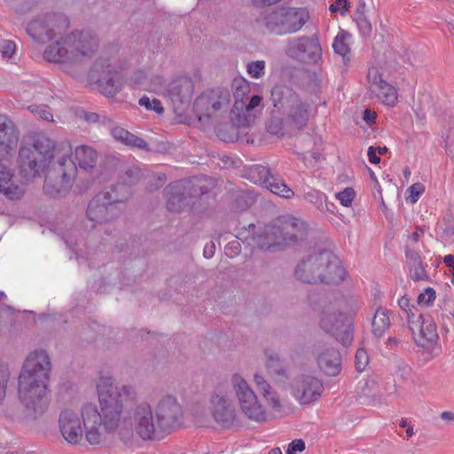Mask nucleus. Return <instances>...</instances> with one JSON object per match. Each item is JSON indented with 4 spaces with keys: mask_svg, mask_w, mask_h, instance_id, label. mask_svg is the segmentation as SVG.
<instances>
[{
    "mask_svg": "<svg viewBox=\"0 0 454 454\" xmlns=\"http://www.w3.org/2000/svg\"><path fill=\"white\" fill-rule=\"evenodd\" d=\"M100 411L87 405L83 410L86 437L90 445L105 442L115 432L125 443L131 442L136 433L143 440H153L169 434L180 426L182 407L173 395L163 396L153 412L152 405L137 399L132 385H114L110 375H101L97 382Z\"/></svg>",
    "mask_w": 454,
    "mask_h": 454,
    "instance_id": "nucleus-1",
    "label": "nucleus"
},
{
    "mask_svg": "<svg viewBox=\"0 0 454 454\" xmlns=\"http://www.w3.org/2000/svg\"><path fill=\"white\" fill-rule=\"evenodd\" d=\"M72 153V146L67 141L55 146L50 138L38 137L32 145L20 150V173L29 180L44 171L54 160L46 173L43 190L51 197H63L69 192L77 175V166L71 158Z\"/></svg>",
    "mask_w": 454,
    "mask_h": 454,
    "instance_id": "nucleus-2",
    "label": "nucleus"
},
{
    "mask_svg": "<svg viewBox=\"0 0 454 454\" xmlns=\"http://www.w3.org/2000/svg\"><path fill=\"white\" fill-rule=\"evenodd\" d=\"M68 27L69 20L65 14L46 13L32 20L27 32L39 43L59 37L44 50L43 58L49 62L69 66L90 59L98 48L97 35L90 31H74L63 36Z\"/></svg>",
    "mask_w": 454,
    "mask_h": 454,
    "instance_id": "nucleus-3",
    "label": "nucleus"
},
{
    "mask_svg": "<svg viewBox=\"0 0 454 454\" xmlns=\"http://www.w3.org/2000/svg\"><path fill=\"white\" fill-rule=\"evenodd\" d=\"M51 363L43 349L29 354L19 376V396L27 413L36 418L43 414L49 405L48 382Z\"/></svg>",
    "mask_w": 454,
    "mask_h": 454,
    "instance_id": "nucleus-4",
    "label": "nucleus"
},
{
    "mask_svg": "<svg viewBox=\"0 0 454 454\" xmlns=\"http://www.w3.org/2000/svg\"><path fill=\"white\" fill-rule=\"evenodd\" d=\"M346 275L340 259L327 249H314L296 265L294 276L309 284L341 282Z\"/></svg>",
    "mask_w": 454,
    "mask_h": 454,
    "instance_id": "nucleus-5",
    "label": "nucleus"
},
{
    "mask_svg": "<svg viewBox=\"0 0 454 454\" xmlns=\"http://www.w3.org/2000/svg\"><path fill=\"white\" fill-rule=\"evenodd\" d=\"M306 232L307 225L303 221L286 215L265 225L254 240L260 249L275 251L302 239Z\"/></svg>",
    "mask_w": 454,
    "mask_h": 454,
    "instance_id": "nucleus-6",
    "label": "nucleus"
},
{
    "mask_svg": "<svg viewBox=\"0 0 454 454\" xmlns=\"http://www.w3.org/2000/svg\"><path fill=\"white\" fill-rule=\"evenodd\" d=\"M309 19L306 8L281 6L261 12L257 22L270 34L286 35L300 31Z\"/></svg>",
    "mask_w": 454,
    "mask_h": 454,
    "instance_id": "nucleus-7",
    "label": "nucleus"
},
{
    "mask_svg": "<svg viewBox=\"0 0 454 454\" xmlns=\"http://www.w3.org/2000/svg\"><path fill=\"white\" fill-rule=\"evenodd\" d=\"M274 108L282 115L286 123L301 129L307 125L311 106L302 100L290 87L277 84L271 90Z\"/></svg>",
    "mask_w": 454,
    "mask_h": 454,
    "instance_id": "nucleus-8",
    "label": "nucleus"
},
{
    "mask_svg": "<svg viewBox=\"0 0 454 454\" xmlns=\"http://www.w3.org/2000/svg\"><path fill=\"white\" fill-rule=\"evenodd\" d=\"M207 192V188L200 184L198 177L177 180L165 188L167 208L171 212H180L188 207L193 198Z\"/></svg>",
    "mask_w": 454,
    "mask_h": 454,
    "instance_id": "nucleus-9",
    "label": "nucleus"
},
{
    "mask_svg": "<svg viewBox=\"0 0 454 454\" xmlns=\"http://www.w3.org/2000/svg\"><path fill=\"white\" fill-rule=\"evenodd\" d=\"M231 385L243 413L251 420L264 422L267 418L266 412L246 380L239 373H235L231 377Z\"/></svg>",
    "mask_w": 454,
    "mask_h": 454,
    "instance_id": "nucleus-10",
    "label": "nucleus"
},
{
    "mask_svg": "<svg viewBox=\"0 0 454 454\" xmlns=\"http://www.w3.org/2000/svg\"><path fill=\"white\" fill-rule=\"evenodd\" d=\"M122 203L123 200L116 196L114 189L111 192H101L89 203L87 216L90 221L94 223L93 227H96L97 224L102 225L117 215L118 206Z\"/></svg>",
    "mask_w": 454,
    "mask_h": 454,
    "instance_id": "nucleus-11",
    "label": "nucleus"
},
{
    "mask_svg": "<svg viewBox=\"0 0 454 454\" xmlns=\"http://www.w3.org/2000/svg\"><path fill=\"white\" fill-rule=\"evenodd\" d=\"M87 405L98 407L92 403H86L82 406L81 412L73 409H64L59 413V427L63 438L70 444H80L83 436L88 443L89 441L86 437V427L83 417V410Z\"/></svg>",
    "mask_w": 454,
    "mask_h": 454,
    "instance_id": "nucleus-12",
    "label": "nucleus"
},
{
    "mask_svg": "<svg viewBox=\"0 0 454 454\" xmlns=\"http://www.w3.org/2000/svg\"><path fill=\"white\" fill-rule=\"evenodd\" d=\"M286 54L300 62L317 64L322 58V48L316 35H303L288 39Z\"/></svg>",
    "mask_w": 454,
    "mask_h": 454,
    "instance_id": "nucleus-13",
    "label": "nucleus"
},
{
    "mask_svg": "<svg viewBox=\"0 0 454 454\" xmlns=\"http://www.w3.org/2000/svg\"><path fill=\"white\" fill-rule=\"evenodd\" d=\"M231 397L229 385L220 383L214 388L209 398V410L214 419L223 426L232 424L236 418V410Z\"/></svg>",
    "mask_w": 454,
    "mask_h": 454,
    "instance_id": "nucleus-14",
    "label": "nucleus"
},
{
    "mask_svg": "<svg viewBox=\"0 0 454 454\" xmlns=\"http://www.w3.org/2000/svg\"><path fill=\"white\" fill-rule=\"evenodd\" d=\"M90 75L97 80L98 90L106 97H114L121 89V75L108 61L97 60Z\"/></svg>",
    "mask_w": 454,
    "mask_h": 454,
    "instance_id": "nucleus-15",
    "label": "nucleus"
},
{
    "mask_svg": "<svg viewBox=\"0 0 454 454\" xmlns=\"http://www.w3.org/2000/svg\"><path fill=\"white\" fill-rule=\"evenodd\" d=\"M291 388L293 396L301 404L317 401L324 390L322 381L312 375L298 376L294 380Z\"/></svg>",
    "mask_w": 454,
    "mask_h": 454,
    "instance_id": "nucleus-16",
    "label": "nucleus"
},
{
    "mask_svg": "<svg viewBox=\"0 0 454 454\" xmlns=\"http://www.w3.org/2000/svg\"><path fill=\"white\" fill-rule=\"evenodd\" d=\"M251 178L254 183H260L272 193L280 197L290 199L294 192L285 184L278 176L273 175L270 170L262 165H256L250 169Z\"/></svg>",
    "mask_w": 454,
    "mask_h": 454,
    "instance_id": "nucleus-17",
    "label": "nucleus"
},
{
    "mask_svg": "<svg viewBox=\"0 0 454 454\" xmlns=\"http://www.w3.org/2000/svg\"><path fill=\"white\" fill-rule=\"evenodd\" d=\"M409 327L418 345L427 347L437 341L438 333L436 325L429 315L418 314L411 317Z\"/></svg>",
    "mask_w": 454,
    "mask_h": 454,
    "instance_id": "nucleus-18",
    "label": "nucleus"
},
{
    "mask_svg": "<svg viewBox=\"0 0 454 454\" xmlns=\"http://www.w3.org/2000/svg\"><path fill=\"white\" fill-rule=\"evenodd\" d=\"M369 93L371 98H376L381 103L388 106H395L397 103L396 89L382 79L377 69H370L368 72Z\"/></svg>",
    "mask_w": 454,
    "mask_h": 454,
    "instance_id": "nucleus-19",
    "label": "nucleus"
},
{
    "mask_svg": "<svg viewBox=\"0 0 454 454\" xmlns=\"http://www.w3.org/2000/svg\"><path fill=\"white\" fill-rule=\"evenodd\" d=\"M309 301L315 310H320L319 326L325 333L332 334L339 330L340 325L344 321L341 317L333 311L331 302L326 298L315 294L309 296Z\"/></svg>",
    "mask_w": 454,
    "mask_h": 454,
    "instance_id": "nucleus-20",
    "label": "nucleus"
},
{
    "mask_svg": "<svg viewBox=\"0 0 454 454\" xmlns=\"http://www.w3.org/2000/svg\"><path fill=\"white\" fill-rule=\"evenodd\" d=\"M19 132L14 122L5 115H0V161L7 160L16 151Z\"/></svg>",
    "mask_w": 454,
    "mask_h": 454,
    "instance_id": "nucleus-21",
    "label": "nucleus"
},
{
    "mask_svg": "<svg viewBox=\"0 0 454 454\" xmlns=\"http://www.w3.org/2000/svg\"><path fill=\"white\" fill-rule=\"evenodd\" d=\"M228 103V93L222 95L218 99L213 93L201 94L195 99L194 111L200 121H207L213 114L221 110Z\"/></svg>",
    "mask_w": 454,
    "mask_h": 454,
    "instance_id": "nucleus-22",
    "label": "nucleus"
},
{
    "mask_svg": "<svg viewBox=\"0 0 454 454\" xmlns=\"http://www.w3.org/2000/svg\"><path fill=\"white\" fill-rule=\"evenodd\" d=\"M0 193L11 200L20 199L24 194V188L14 176L13 171L0 161Z\"/></svg>",
    "mask_w": 454,
    "mask_h": 454,
    "instance_id": "nucleus-23",
    "label": "nucleus"
},
{
    "mask_svg": "<svg viewBox=\"0 0 454 454\" xmlns=\"http://www.w3.org/2000/svg\"><path fill=\"white\" fill-rule=\"evenodd\" d=\"M319 369L327 376H336L341 371V356L333 348H325L317 354Z\"/></svg>",
    "mask_w": 454,
    "mask_h": 454,
    "instance_id": "nucleus-24",
    "label": "nucleus"
},
{
    "mask_svg": "<svg viewBox=\"0 0 454 454\" xmlns=\"http://www.w3.org/2000/svg\"><path fill=\"white\" fill-rule=\"evenodd\" d=\"M266 370L269 375L280 387H286L288 383V373L278 354L272 349L265 350Z\"/></svg>",
    "mask_w": 454,
    "mask_h": 454,
    "instance_id": "nucleus-25",
    "label": "nucleus"
},
{
    "mask_svg": "<svg viewBox=\"0 0 454 454\" xmlns=\"http://www.w3.org/2000/svg\"><path fill=\"white\" fill-rule=\"evenodd\" d=\"M303 199L313 204L321 212H331L334 213L336 207L334 203L328 201L326 194L319 190L308 187L303 191Z\"/></svg>",
    "mask_w": 454,
    "mask_h": 454,
    "instance_id": "nucleus-26",
    "label": "nucleus"
},
{
    "mask_svg": "<svg viewBox=\"0 0 454 454\" xmlns=\"http://www.w3.org/2000/svg\"><path fill=\"white\" fill-rule=\"evenodd\" d=\"M254 381L257 389L262 394L265 400L276 411L281 408V403L278 394L272 390L269 382L259 373H254Z\"/></svg>",
    "mask_w": 454,
    "mask_h": 454,
    "instance_id": "nucleus-27",
    "label": "nucleus"
},
{
    "mask_svg": "<svg viewBox=\"0 0 454 454\" xmlns=\"http://www.w3.org/2000/svg\"><path fill=\"white\" fill-rule=\"evenodd\" d=\"M74 157L82 169H91L96 166L98 160V153L96 150L88 145H79L74 150Z\"/></svg>",
    "mask_w": 454,
    "mask_h": 454,
    "instance_id": "nucleus-28",
    "label": "nucleus"
},
{
    "mask_svg": "<svg viewBox=\"0 0 454 454\" xmlns=\"http://www.w3.org/2000/svg\"><path fill=\"white\" fill-rule=\"evenodd\" d=\"M339 316L348 323H352L354 317L357 315L361 309V301L355 297L349 296L342 298L339 302Z\"/></svg>",
    "mask_w": 454,
    "mask_h": 454,
    "instance_id": "nucleus-29",
    "label": "nucleus"
},
{
    "mask_svg": "<svg viewBox=\"0 0 454 454\" xmlns=\"http://www.w3.org/2000/svg\"><path fill=\"white\" fill-rule=\"evenodd\" d=\"M350 41L351 35L344 30H340L334 37L333 43V49L334 52L340 55L345 63L350 59Z\"/></svg>",
    "mask_w": 454,
    "mask_h": 454,
    "instance_id": "nucleus-30",
    "label": "nucleus"
},
{
    "mask_svg": "<svg viewBox=\"0 0 454 454\" xmlns=\"http://www.w3.org/2000/svg\"><path fill=\"white\" fill-rule=\"evenodd\" d=\"M233 96L235 98L234 108L243 110L244 98L250 93V82L240 77L235 78L232 82Z\"/></svg>",
    "mask_w": 454,
    "mask_h": 454,
    "instance_id": "nucleus-31",
    "label": "nucleus"
},
{
    "mask_svg": "<svg viewBox=\"0 0 454 454\" xmlns=\"http://www.w3.org/2000/svg\"><path fill=\"white\" fill-rule=\"evenodd\" d=\"M192 82L186 79H178L173 81L168 89L169 95L177 98L181 102L190 98L192 94Z\"/></svg>",
    "mask_w": 454,
    "mask_h": 454,
    "instance_id": "nucleus-32",
    "label": "nucleus"
},
{
    "mask_svg": "<svg viewBox=\"0 0 454 454\" xmlns=\"http://www.w3.org/2000/svg\"><path fill=\"white\" fill-rule=\"evenodd\" d=\"M372 333L375 336L380 337L390 326L388 311L386 309L379 308L372 322Z\"/></svg>",
    "mask_w": 454,
    "mask_h": 454,
    "instance_id": "nucleus-33",
    "label": "nucleus"
},
{
    "mask_svg": "<svg viewBox=\"0 0 454 454\" xmlns=\"http://www.w3.org/2000/svg\"><path fill=\"white\" fill-rule=\"evenodd\" d=\"M332 335H333L343 346H349L354 338V327L352 323L343 321L340 325L339 330H336V333H333Z\"/></svg>",
    "mask_w": 454,
    "mask_h": 454,
    "instance_id": "nucleus-34",
    "label": "nucleus"
},
{
    "mask_svg": "<svg viewBox=\"0 0 454 454\" xmlns=\"http://www.w3.org/2000/svg\"><path fill=\"white\" fill-rule=\"evenodd\" d=\"M377 388V381L374 378L364 379L357 385V390L360 395L373 399L377 396H381V393Z\"/></svg>",
    "mask_w": 454,
    "mask_h": 454,
    "instance_id": "nucleus-35",
    "label": "nucleus"
},
{
    "mask_svg": "<svg viewBox=\"0 0 454 454\" xmlns=\"http://www.w3.org/2000/svg\"><path fill=\"white\" fill-rule=\"evenodd\" d=\"M165 87V79L162 75L149 73L146 83H144V90L158 93Z\"/></svg>",
    "mask_w": 454,
    "mask_h": 454,
    "instance_id": "nucleus-36",
    "label": "nucleus"
},
{
    "mask_svg": "<svg viewBox=\"0 0 454 454\" xmlns=\"http://www.w3.org/2000/svg\"><path fill=\"white\" fill-rule=\"evenodd\" d=\"M265 67L264 60L251 61L247 64V72L252 78L259 79L264 76Z\"/></svg>",
    "mask_w": 454,
    "mask_h": 454,
    "instance_id": "nucleus-37",
    "label": "nucleus"
},
{
    "mask_svg": "<svg viewBox=\"0 0 454 454\" xmlns=\"http://www.w3.org/2000/svg\"><path fill=\"white\" fill-rule=\"evenodd\" d=\"M409 271L411 278L414 281L427 280L428 278L426 266L422 261L409 266Z\"/></svg>",
    "mask_w": 454,
    "mask_h": 454,
    "instance_id": "nucleus-38",
    "label": "nucleus"
},
{
    "mask_svg": "<svg viewBox=\"0 0 454 454\" xmlns=\"http://www.w3.org/2000/svg\"><path fill=\"white\" fill-rule=\"evenodd\" d=\"M138 104L141 106H145L147 110H153L157 114H162L164 112V108L161 105V102L157 98L151 99L146 96H143L138 100Z\"/></svg>",
    "mask_w": 454,
    "mask_h": 454,
    "instance_id": "nucleus-39",
    "label": "nucleus"
},
{
    "mask_svg": "<svg viewBox=\"0 0 454 454\" xmlns=\"http://www.w3.org/2000/svg\"><path fill=\"white\" fill-rule=\"evenodd\" d=\"M17 46L15 42L7 39L0 40V55L4 59H12L16 53Z\"/></svg>",
    "mask_w": 454,
    "mask_h": 454,
    "instance_id": "nucleus-40",
    "label": "nucleus"
},
{
    "mask_svg": "<svg viewBox=\"0 0 454 454\" xmlns=\"http://www.w3.org/2000/svg\"><path fill=\"white\" fill-rule=\"evenodd\" d=\"M356 196L355 190L351 187H347L343 191L339 192L335 194V198L344 207H349L352 204Z\"/></svg>",
    "mask_w": 454,
    "mask_h": 454,
    "instance_id": "nucleus-41",
    "label": "nucleus"
},
{
    "mask_svg": "<svg viewBox=\"0 0 454 454\" xmlns=\"http://www.w3.org/2000/svg\"><path fill=\"white\" fill-rule=\"evenodd\" d=\"M369 364V355L367 351L361 348L356 350L355 356V365L358 372H364Z\"/></svg>",
    "mask_w": 454,
    "mask_h": 454,
    "instance_id": "nucleus-42",
    "label": "nucleus"
},
{
    "mask_svg": "<svg viewBox=\"0 0 454 454\" xmlns=\"http://www.w3.org/2000/svg\"><path fill=\"white\" fill-rule=\"evenodd\" d=\"M140 176L141 173L137 168H128L121 176V183L124 185H133L139 181Z\"/></svg>",
    "mask_w": 454,
    "mask_h": 454,
    "instance_id": "nucleus-43",
    "label": "nucleus"
},
{
    "mask_svg": "<svg viewBox=\"0 0 454 454\" xmlns=\"http://www.w3.org/2000/svg\"><path fill=\"white\" fill-rule=\"evenodd\" d=\"M397 303L399 308L407 314L408 324L410 323L411 316L412 317H418V314L413 311L415 309L414 306L411 303V301L407 296H402L398 299Z\"/></svg>",
    "mask_w": 454,
    "mask_h": 454,
    "instance_id": "nucleus-44",
    "label": "nucleus"
},
{
    "mask_svg": "<svg viewBox=\"0 0 454 454\" xmlns=\"http://www.w3.org/2000/svg\"><path fill=\"white\" fill-rule=\"evenodd\" d=\"M10 372L6 365L0 364V403L5 397Z\"/></svg>",
    "mask_w": 454,
    "mask_h": 454,
    "instance_id": "nucleus-45",
    "label": "nucleus"
},
{
    "mask_svg": "<svg viewBox=\"0 0 454 454\" xmlns=\"http://www.w3.org/2000/svg\"><path fill=\"white\" fill-rule=\"evenodd\" d=\"M356 22L360 33L364 35H367L372 31V25L369 20L364 15L363 12H357L356 14Z\"/></svg>",
    "mask_w": 454,
    "mask_h": 454,
    "instance_id": "nucleus-46",
    "label": "nucleus"
},
{
    "mask_svg": "<svg viewBox=\"0 0 454 454\" xmlns=\"http://www.w3.org/2000/svg\"><path fill=\"white\" fill-rule=\"evenodd\" d=\"M28 110L32 114H38L43 120L51 121H53V115L49 111V108H48L47 106H44V105H41V106L31 105V106H28Z\"/></svg>",
    "mask_w": 454,
    "mask_h": 454,
    "instance_id": "nucleus-47",
    "label": "nucleus"
},
{
    "mask_svg": "<svg viewBox=\"0 0 454 454\" xmlns=\"http://www.w3.org/2000/svg\"><path fill=\"white\" fill-rule=\"evenodd\" d=\"M149 73L143 70L136 71L131 76V82L137 89L144 90V83L147 82Z\"/></svg>",
    "mask_w": 454,
    "mask_h": 454,
    "instance_id": "nucleus-48",
    "label": "nucleus"
},
{
    "mask_svg": "<svg viewBox=\"0 0 454 454\" xmlns=\"http://www.w3.org/2000/svg\"><path fill=\"white\" fill-rule=\"evenodd\" d=\"M124 145L145 151L150 150L149 145L145 140L135 136L132 133H130V135L128 137V140H126Z\"/></svg>",
    "mask_w": 454,
    "mask_h": 454,
    "instance_id": "nucleus-49",
    "label": "nucleus"
},
{
    "mask_svg": "<svg viewBox=\"0 0 454 454\" xmlns=\"http://www.w3.org/2000/svg\"><path fill=\"white\" fill-rule=\"evenodd\" d=\"M124 145L145 151L150 150L149 145L145 140L135 136L132 133H130V135L128 137V140H126Z\"/></svg>",
    "mask_w": 454,
    "mask_h": 454,
    "instance_id": "nucleus-50",
    "label": "nucleus"
},
{
    "mask_svg": "<svg viewBox=\"0 0 454 454\" xmlns=\"http://www.w3.org/2000/svg\"><path fill=\"white\" fill-rule=\"evenodd\" d=\"M435 300V291L428 287L425 290L424 293L419 294L417 298V301L419 305H429Z\"/></svg>",
    "mask_w": 454,
    "mask_h": 454,
    "instance_id": "nucleus-51",
    "label": "nucleus"
},
{
    "mask_svg": "<svg viewBox=\"0 0 454 454\" xmlns=\"http://www.w3.org/2000/svg\"><path fill=\"white\" fill-rule=\"evenodd\" d=\"M405 258L408 267L422 261L419 253L416 251L413 247H410V245L406 246Z\"/></svg>",
    "mask_w": 454,
    "mask_h": 454,
    "instance_id": "nucleus-52",
    "label": "nucleus"
},
{
    "mask_svg": "<svg viewBox=\"0 0 454 454\" xmlns=\"http://www.w3.org/2000/svg\"><path fill=\"white\" fill-rule=\"evenodd\" d=\"M425 187L421 183L413 184L409 188L410 197L409 200L411 203H415L419 200L420 195L424 192Z\"/></svg>",
    "mask_w": 454,
    "mask_h": 454,
    "instance_id": "nucleus-53",
    "label": "nucleus"
},
{
    "mask_svg": "<svg viewBox=\"0 0 454 454\" xmlns=\"http://www.w3.org/2000/svg\"><path fill=\"white\" fill-rule=\"evenodd\" d=\"M241 251V247L239 241L233 240L229 242L225 247L224 252L228 257L233 258L238 255Z\"/></svg>",
    "mask_w": 454,
    "mask_h": 454,
    "instance_id": "nucleus-54",
    "label": "nucleus"
},
{
    "mask_svg": "<svg viewBox=\"0 0 454 454\" xmlns=\"http://www.w3.org/2000/svg\"><path fill=\"white\" fill-rule=\"evenodd\" d=\"M267 129L270 134L282 136L284 134L282 122L276 119H271L267 124Z\"/></svg>",
    "mask_w": 454,
    "mask_h": 454,
    "instance_id": "nucleus-55",
    "label": "nucleus"
},
{
    "mask_svg": "<svg viewBox=\"0 0 454 454\" xmlns=\"http://www.w3.org/2000/svg\"><path fill=\"white\" fill-rule=\"evenodd\" d=\"M305 450V442L301 439H295L288 444L286 454H297Z\"/></svg>",
    "mask_w": 454,
    "mask_h": 454,
    "instance_id": "nucleus-56",
    "label": "nucleus"
},
{
    "mask_svg": "<svg viewBox=\"0 0 454 454\" xmlns=\"http://www.w3.org/2000/svg\"><path fill=\"white\" fill-rule=\"evenodd\" d=\"M111 134L115 140L125 144L126 140H128V137L130 135V132L124 129L123 128L114 127L112 129Z\"/></svg>",
    "mask_w": 454,
    "mask_h": 454,
    "instance_id": "nucleus-57",
    "label": "nucleus"
},
{
    "mask_svg": "<svg viewBox=\"0 0 454 454\" xmlns=\"http://www.w3.org/2000/svg\"><path fill=\"white\" fill-rule=\"evenodd\" d=\"M348 0H336L330 5L329 10L332 12H340V13H344L348 10Z\"/></svg>",
    "mask_w": 454,
    "mask_h": 454,
    "instance_id": "nucleus-58",
    "label": "nucleus"
},
{
    "mask_svg": "<svg viewBox=\"0 0 454 454\" xmlns=\"http://www.w3.org/2000/svg\"><path fill=\"white\" fill-rule=\"evenodd\" d=\"M262 98L259 95H254L247 104L244 103L243 109L245 112L249 113L261 105Z\"/></svg>",
    "mask_w": 454,
    "mask_h": 454,
    "instance_id": "nucleus-59",
    "label": "nucleus"
},
{
    "mask_svg": "<svg viewBox=\"0 0 454 454\" xmlns=\"http://www.w3.org/2000/svg\"><path fill=\"white\" fill-rule=\"evenodd\" d=\"M422 233H423V231L420 229H417L415 231L411 233L408 236V244L407 245H410V247H412L413 244L418 243Z\"/></svg>",
    "mask_w": 454,
    "mask_h": 454,
    "instance_id": "nucleus-60",
    "label": "nucleus"
},
{
    "mask_svg": "<svg viewBox=\"0 0 454 454\" xmlns=\"http://www.w3.org/2000/svg\"><path fill=\"white\" fill-rule=\"evenodd\" d=\"M215 252V247L213 242L207 243L204 250H203V255L205 258L209 259L212 258Z\"/></svg>",
    "mask_w": 454,
    "mask_h": 454,
    "instance_id": "nucleus-61",
    "label": "nucleus"
},
{
    "mask_svg": "<svg viewBox=\"0 0 454 454\" xmlns=\"http://www.w3.org/2000/svg\"><path fill=\"white\" fill-rule=\"evenodd\" d=\"M367 155L372 164H379L380 162V158L376 154V149L373 146L368 148Z\"/></svg>",
    "mask_w": 454,
    "mask_h": 454,
    "instance_id": "nucleus-62",
    "label": "nucleus"
},
{
    "mask_svg": "<svg viewBox=\"0 0 454 454\" xmlns=\"http://www.w3.org/2000/svg\"><path fill=\"white\" fill-rule=\"evenodd\" d=\"M377 114L375 112L371 111L370 109H365L364 111V121L368 124H372L375 122Z\"/></svg>",
    "mask_w": 454,
    "mask_h": 454,
    "instance_id": "nucleus-63",
    "label": "nucleus"
},
{
    "mask_svg": "<svg viewBox=\"0 0 454 454\" xmlns=\"http://www.w3.org/2000/svg\"><path fill=\"white\" fill-rule=\"evenodd\" d=\"M441 419L445 421H454V412L452 411H442L440 415Z\"/></svg>",
    "mask_w": 454,
    "mask_h": 454,
    "instance_id": "nucleus-64",
    "label": "nucleus"
}]
</instances>
